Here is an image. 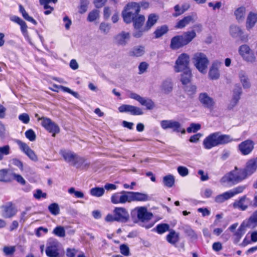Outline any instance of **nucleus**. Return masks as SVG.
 <instances>
[{
  "mask_svg": "<svg viewBox=\"0 0 257 257\" xmlns=\"http://www.w3.org/2000/svg\"><path fill=\"white\" fill-rule=\"evenodd\" d=\"M149 7L147 2H130L126 5L121 13L124 22L127 24L133 23L134 29H139L143 26L145 17L140 14L141 8L147 9Z\"/></svg>",
  "mask_w": 257,
  "mask_h": 257,
  "instance_id": "obj_1",
  "label": "nucleus"
},
{
  "mask_svg": "<svg viewBox=\"0 0 257 257\" xmlns=\"http://www.w3.org/2000/svg\"><path fill=\"white\" fill-rule=\"evenodd\" d=\"M257 169V157L249 160L244 168L235 166L234 170L225 174L220 179L222 183L237 184L254 173Z\"/></svg>",
  "mask_w": 257,
  "mask_h": 257,
  "instance_id": "obj_2",
  "label": "nucleus"
},
{
  "mask_svg": "<svg viewBox=\"0 0 257 257\" xmlns=\"http://www.w3.org/2000/svg\"><path fill=\"white\" fill-rule=\"evenodd\" d=\"M239 140V139H232L229 135L222 134L220 132H216L207 136L203 141V145L205 149L210 150L217 146L225 145Z\"/></svg>",
  "mask_w": 257,
  "mask_h": 257,
  "instance_id": "obj_3",
  "label": "nucleus"
},
{
  "mask_svg": "<svg viewBox=\"0 0 257 257\" xmlns=\"http://www.w3.org/2000/svg\"><path fill=\"white\" fill-rule=\"evenodd\" d=\"M196 34L194 30L184 32L181 35L173 36L170 41V48L177 50L188 45L195 37Z\"/></svg>",
  "mask_w": 257,
  "mask_h": 257,
  "instance_id": "obj_4",
  "label": "nucleus"
},
{
  "mask_svg": "<svg viewBox=\"0 0 257 257\" xmlns=\"http://www.w3.org/2000/svg\"><path fill=\"white\" fill-rule=\"evenodd\" d=\"M129 218V213L125 208L116 207L113 210V214H108L105 217V220L108 222L117 221L124 223L128 221Z\"/></svg>",
  "mask_w": 257,
  "mask_h": 257,
  "instance_id": "obj_5",
  "label": "nucleus"
},
{
  "mask_svg": "<svg viewBox=\"0 0 257 257\" xmlns=\"http://www.w3.org/2000/svg\"><path fill=\"white\" fill-rule=\"evenodd\" d=\"M159 19V16L156 14L152 13L149 15L145 26L144 27L142 26L139 29H135L137 31L133 33V36L137 38L141 37L145 32L151 30L157 23Z\"/></svg>",
  "mask_w": 257,
  "mask_h": 257,
  "instance_id": "obj_6",
  "label": "nucleus"
},
{
  "mask_svg": "<svg viewBox=\"0 0 257 257\" xmlns=\"http://www.w3.org/2000/svg\"><path fill=\"white\" fill-rule=\"evenodd\" d=\"M61 155L66 162H72L73 165L77 168L80 167L85 162V159L83 157H79L71 152L62 151Z\"/></svg>",
  "mask_w": 257,
  "mask_h": 257,
  "instance_id": "obj_7",
  "label": "nucleus"
},
{
  "mask_svg": "<svg viewBox=\"0 0 257 257\" xmlns=\"http://www.w3.org/2000/svg\"><path fill=\"white\" fill-rule=\"evenodd\" d=\"M38 121L41 120V125L49 133L55 137L56 134L60 132L59 126L53 122L50 118L46 117H38Z\"/></svg>",
  "mask_w": 257,
  "mask_h": 257,
  "instance_id": "obj_8",
  "label": "nucleus"
},
{
  "mask_svg": "<svg viewBox=\"0 0 257 257\" xmlns=\"http://www.w3.org/2000/svg\"><path fill=\"white\" fill-rule=\"evenodd\" d=\"M190 57L189 55L183 53L181 54L175 62V70L176 72L189 69Z\"/></svg>",
  "mask_w": 257,
  "mask_h": 257,
  "instance_id": "obj_9",
  "label": "nucleus"
},
{
  "mask_svg": "<svg viewBox=\"0 0 257 257\" xmlns=\"http://www.w3.org/2000/svg\"><path fill=\"white\" fill-rule=\"evenodd\" d=\"M196 68L201 72H204L209 64V60L205 54L202 53H197L193 57Z\"/></svg>",
  "mask_w": 257,
  "mask_h": 257,
  "instance_id": "obj_10",
  "label": "nucleus"
},
{
  "mask_svg": "<svg viewBox=\"0 0 257 257\" xmlns=\"http://www.w3.org/2000/svg\"><path fill=\"white\" fill-rule=\"evenodd\" d=\"M161 126L164 130L171 129L176 133H180L184 134L185 130L182 127L181 123L173 120H163L161 121Z\"/></svg>",
  "mask_w": 257,
  "mask_h": 257,
  "instance_id": "obj_11",
  "label": "nucleus"
},
{
  "mask_svg": "<svg viewBox=\"0 0 257 257\" xmlns=\"http://www.w3.org/2000/svg\"><path fill=\"white\" fill-rule=\"evenodd\" d=\"M46 254L48 257H62L59 252V244L57 241L49 242L45 250Z\"/></svg>",
  "mask_w": 257,
  "mask_h": 257,
  "instance_id": "obj_12",
  "label": "nucleus"
},
{
  "mask_svg": "<svg viewBox=\"0 0 257 257\" xmlns=\"http://www.w3.org/2000/svg\"><path fill=\"white\" fill-rule=\"evenodd\" d=\"M198 100L204 108L210 110L214 109L215 102L214 99L210 97L206 92L200 93L198 96Z\"/></svg>",
  "mask_w": 257,
  "mask_h": 257,
  "instance_id": "obj_13",
  "label": "nucleus"
},
{
  "mask_svg": "<svg viewBox=\"0 0 257 257\" xmlns=\"http://www.w3.org/2000/svg\"><path fill=\"white\" fill-rule=\"evenodd\" d=\"M239 53L247 62H254L255 61L256 58L253 51L247 45H242L240 46Z\"/></svg>",
  "mask_w": 257,
  "mask_h": 257,
  "instance_id": "obj_14",
  "label": "nucleus"
},
{
  "mask_svg": "<svg viewBox=\"0 0 257 257\" xmlns=\"http://www.w3.org/2000/svg\"><path fill=\"white\" fill-rule=\"evenodd\" d=\"M16 142L19 146L20 150L25 153L30 160L34 162L38 161V158L37 155L26 143L19 140H17Z\"/></svg>",
  "mask_w": 257,
  "mask_h": 257,
  "instance_id": "obj_15",
  "label": "nucleus"
},
{
  "mask_svg": "<svg viewBox=\"0 0 257 257\" xmlns=\"http://www.w3.org/2000/svg\"><path fill=\"white\" fill-rule=\"evenodd\" d=\"M111 201L114 204L129 202L128 191H121L113 193L111 197Z\"/></svg>",
  "mask_w": 257,
  "mask_h": 257,
  "instance_id": "obj_16",
  "label": "nucleus"
},
{
  "mask_svg": "<svg viewBox=\"0 0 257 257\" xmlns=\"http://www.w3.org/2000/svg\"><path fill=\"white\" fill-rule=\"evenodd\" d=\"M254 143L250 139L246 140L238 145V150L241 155H248L250 154L254 149Z\"/></svg>",
  "mask_w": 257,
  "mask_h": 257,
  "instance_id": "obj_17",
  "label": "nucleus"
},
{
  "mask_svg": "<svg viewBox=\"0 0 257 257\" xmlns=\"http://www.w3.org/2000/svg\"><path fill=\"white\" fill-rule=\"evenodd\" d=\"M118 109L120 112H128L133 115H140L144 113L141 108L129 104H122Z\"/></svg>",
  "mask_w": 257,
  "mask_h": 257,
  "instance_id": "obj_18",
  "label": "nucleus"
},
{
  "mask_svg": "<svg viewBox=\"0 0 257 257\" xmlns=\"http://www.w3.org/2000/svg\"><path fill=\"white\" fill-rule=\"evenodd\" d=\"M130 97L138 101L142 105L145 106L147 109H153L155 106L154 102L151 99H146L136 93H131Z\"/></svg>",
  "mask_w": 257,
  "mask_h": 257,
  "instance_id": "obj_19",
  "label": "nucleus"
},
{
  "mask_svg": "<svg viewBox=\"0 0 257 257\" xmlns=\"http://www.w3.org/2000/svg\"><path fill=\"white\" fill-rule=\"evenodd\" d=\"M2 208L3 210V215L6 218H12L17 213V208L12 202H8L2 206Z\"/></svg>",
  "mask_w": 257,
  "mask_h": 257,
  "instance_id": "obj_20",
  "label": "nucleus"
},
{
  "mask_svg": "<svg viewBox=\"0 0 257 257\" xmlns=\"http://www.w3.org/2000/svg\"><path fill=\"white\" fill-rule=\"evenodd\" d=\"M129 202H145L149 200V196L143 193L128 191Z\"/></svg>",
  "mask_w": 257,
  "mask_h": 257,
  "instance_id": "obj_21",
  "label": "nucleus"
},
{
  "mask_svg": "<svg viewBox=\"0 0 257 257\" xmlns=\"http://www.w3.org/2000/svg\"><path fill=\"white\" fill-rule=\"evenodd\" d=\"M221 65V63L220 62L215 61L213 62L208 73L209 77L211 79L216 80L219 78V68Z\"/></svg>",
  "mask_w": 257,
  "mask_h": 257,
  "instance_id": "obj_22",
  "label": "nucleus"
},
{
  "mask_svg": "<svg viewBox=\"0 0 257 257\" xmlns=\"http://www.w3.org/2000/svg\"><path fill=\"white\" fill-rule=\"evenodd\" d=\"M245 229H253L257 226V210L247 219L241 223Z\"/></svg>",
  "mask_w": 257,
  "mask_h": 257,
  "instance_id": "obj_23",
  "label": "nucleus"
},
{
  "mask_svg": "<svg viewBox=\"0 0 257 257\" xmlns=\"http://www.w3.org/2000/svg\"><path fill=\"white\" fill-rule=\"evenodd\" d=\"M179 233L171 229L166 236L167 241L172 245L176 246L180 240Z\"/></svg>",
  "mask_w": 257,
  "mask_h": 257,
  "instance_id": "obj_24",
  "label": "nucleus"
},
{
  "mask_svg": "<svg viewBox=\"0 0 257 257\" xmlns=\"http://www.w3.org/2000/svg\"><path fill=\"white\" fill-rule=\"evenodd\" d=\"M11 20L20 26L21 31L23 36L26 37L28 36V26L26 22L18 16H13Z\"/></svg>",
  "mask_w": 257,
  "mask_h": 257,
  "instance_id": "obj_25",
  "label": "nucleus"
},
{
  "mask_svg": "<svg viewBox=\"0 0 257 257\" xmlns=\"http://www.w3.org/2000/svg\"><path fill=\"white\" fill-rule=\"evenodd\" d=\"M152 216V213L148 212L145 207H141L137 210V217L143 222L151 219Z\"/></svg>",
  "mask_w": 257,
  "mask_h": 257,
  "instance_id": "obj_26",
  "label": "nucleus"
},
{
  "mask_svg": "<svg viewBox=\"0 0 257 257\" xmlns=\"http://www.w3.org/2000/svg\"><path fill=\"white\" fill-rule=\"evenodd\" d=\"M169 30V27L167 25L158 26L153 32L154 37L156 39H159L167 34Z\"/></svg>",
  "mask_w": 257,
  "mask_h": 257,
  "instance_id": "obj_27",
  "label": "nucleus"
},
{
  "mask_svg": "<svg viewBox=\"0 0 257 257\" xmlns=\"http://www.w3.org/2000/svg\"><path fill=\"white\" fill-rule=\"evenodd\" d=\"M181 75L180 80L184 86H186L191 82L192 78V73L191 69L183 70Z\"/></svg>",
  "mask_w": 257,
  "mask_h": 257,
  "instance_id": "obj_28",
  "label": "nucleus"
},
{
  "mask_svg": "<svg viewBox=\"0 0 257 257\" xmlns=\"http://www.w3.org/2000/svg\"><path fill=\"white\" fill-rule=\"evenodd\" d=\"M194 22L193 17L192 16L184 17L179 20L176 24L175 28L176 29H183L187 25Z\"/></svg>",
  "mask_w": 257,
  "mask_h": 257,
  "instance_id": "obj_29",
  "label": "nucleus"
},
{
  "mask_svg": "<svg viewBox=\"0 0 257 257\" xmlns=\"http://www.w3.org/2000/svg\"><path fill=\"white\" fill-rule=\"evenodd\" d=\"M245 228L241 224L233 234V242L237 244L245 232Z\"/></svg>",
  "mask_w": 257,
  "mask_h": 257,
  "instance_id": "obj_30",
  "label": "nucleus"
},
{
  "mask_svg": "<svg viewBox=\"0 0 257 257\" xmlns=\"http://www.w3.org/2000/svg\"><path fill=\"white\" fill-rule=\"evenodd\" d=\"M12 173L8 169L0 170V181L9 182L12 181Z\"/></svg>",
  "mask_w": 257,
  "mask_h": 257,
  "instance_id": "obj_31",
  "label": "nucleus"
},
{
  "mask_svg": "<svg viewBox=\"0 0 257 257\" xmlns=\"http://www.w3.org/2000/svg\"><path fill=\"white\" fill-rule=\"evenodd\" d=\"M19 10L20 13L22 14V15L24 19H25L27 21H29V22L32 23L34 25H37V21L34 19H33L32 17L28 15V14L26 11L24 7L21 4H20L19 5Z\"/></svg>",
  "mask_w": 257,
  "mask_h": 257,
  "instance_id": "obj_32",
  "label": "nucleus"
},
{
  "mask_svg": "<svg viewBox=\"0 0 257 257\" xmlns=\"http://www.w3.org/2000/svg\"><path fill=\"white\" fill-rule=\"evenodd\" d=\"M257 22V14L250 12L246 20V27L248 29L253 27Z\"/></svg>",
  "mask_w": 257,
  "mask_h": 257,
  "instance_id": "obj_33",
  "label": "nucleus"
},
{
  "mask_svg": "<svg viewBox=\"0 0 257 257\" xmlns=\"http://www.w3.org/2000/svg\"><path fill=\"white\" fill-rule=\"evenodd\" d=\"M246 9L243 6L240 7L236 9L234 11V15L237 21H242L244 20L245 15Z\"/></svg>",
  "mask_w": 257,
  "mask_h": 257,
  "instance_id": "obj_34",
  "label": "nucleus"
},
{
  "mask_svg": "<svg viewBox=\"0 0 257 257\" xmlns=\"http://www.w3.org/2000/svg\"><path fill=\"white\" fill-rule=\"evenodd\" d=\"M116 38L119 45H124L130 39V34L127 32H122L116 36Z\"/></svg>",
  "mask_w": 257,
  "mask_h": 257,
  "instance_id": "obj_35",
  "label": "nucleus"
},
{
  "mask_svg": "<svg viewBox=\"0 0 257 257\" xmlns=\"http://www.w3.org/2000/svg\"><path fill=\"white\" fill-rule=\"evenodd\" d=\"M145 53V47L142 46H139L134 47L132 51L130 52V55L133 57H139L143 56Z\"/></svg>",
  "mask_w": 257,
  "mask_h": 257,
  "instance_id": "obj_36",
  "label": "nucleus"
},
{
  "mask_svg": "<svg viewBox=\"0 0 257 257\" xmlns=\"http://www.w3.org/2000/svg\"><path fill=\"white\" fill-rule=\"evenodd\" d=\"M247 199H248L247 198L246 195H243L240 197L239 199L234 203V205L240 210L244 211L248 207V205L244 203L245 201Z\"/></svg>",
  "mask_w": 257,
  "mask_h": 257,
  "instance_id": "obj_37",
  "label": "nucleus"
},
{
  "mask_svg": "<svg viewBox=\"0 0 257 257\" xmlns=\"http://www.w3.org/2000/svg\"><path fill=\"white\" fill-rule=\"evenodd\" d=\"M163 182L165 187L171 188L175 184V178L171 174L167 175L163 177Z\"/></svg>",
  "mask_w": 257,
  "mask_h": 257,
  "instance_id": "obj_38",
  "label": "nucleus"
},
{
  "mask_svg": "<svg viewBox=\"0 0 257 257\" xmlns=\"http://www.w3.org/2000/svg\"><path fill=\"white\" fill-rule=\"evenodd\" d=\"M161 90L164 94L170 93L173 90V85L171 81L168 80L164 81L161 86Z\"/></svg>",
  "mask_w": 257,
  "mask_h": 257,
  "instance_id": "obj_39",
  "label": "nucleus"
},
{
  "mask_svg": "<svg viewBox=\"0 0 257 257\" xmlns=\"http://www.w3.org/2000/svg\"><path fill=\"white\" fill-rule=\"evenodd\" d=\"M155 231L159 234H162L165 232L170 230V225L167 223L158 224L155 228Z\"/></svg>",
  "mask_w": 257,
  "mask_h": 257,
  "instance_id": "obj_40",
  "label": "nucleus"
},
{
  "mask_svg": "<svg viewBox=\"0 0 257 257\" xmlns=\"http://www.w3.org/2000/svg\"><path fill=\"white\" fill-rule=\"evenodd\" d=\"M242 93V89L241 87L239 86L235 89L233 91V100L234 101V104L232 106L229 107V109H231L233 107L236 105L240 99V95Z\"/></svg>",
  "mask_w": 257,
  "mask_h": 257,
  "instance_id": "obj_41",
  "label": "nucleus"
},
{
  "mask_svg": "<svg viewBox=\"0 0 257 257\" xmlns=\"http://www.w3.org/2000/svg\"><path fill=\"white\" fill-rule=\"evenodd\" d=\"M16 250L15 246H4L3 248L4 254L6 256L13 257Z\"/></svg>",
  "mask_w": 257,
  "mask_h": 257,
  "instance_id": "obj_42",
  "label": "nucleus"
},
{
  "mask_svg": "<svg viewBox=\"0 0 257 257\" xmlns=\"http://www.w3.org/2000/svg\"><path fill=\"white\" fill-rule=\"evenodd\" d=\"M240 81L242 83V86L244 88H249L250 86V84L247 76L243 72H241L239 74Z\"/></svg>",
  "mask_w": 257,
  "mask_h": 257,
  "instance_id": "obj_43",
  "label": "nucleus"
},
{
  "mask_svg": "<svg viewBox=\"0 0 257 257\" xmlns=\"http://www.w3.org/2000/svg\"><path fill=\"white\" fill-rule=\"evenodd\" d=\"M231 198L228 191L219 194L215 197L214 201L217 203H222L225 201Z\"/></svg>",
  "mask_w": 257,
  "mask_h": 257,
  "instance_id": "obj_44",
  "label": "nucleus"
},
{
  "mask_svg": "<svg viewBox=\"0 0 257 257\" xmlns=\"http://www.w3.org/2000/svg\"><path fill=\"white\" fill-rule=\"evenodd\" d=\"M230 33L232 37H240L243 34L241 29L238 26H232L230 28Z\"/></svg>",
  "mask_w": 257,
  "mask_h": 257,
  "instance_id": "obj_45",
  "label": "nucleus"
},
{
  "mask_svg": "<svg viewBox=\"0 0 257 257\" xmlns=\"http://www.w3.org/2000/svg\"><path fill=\"white\" fill-rule=\"evenodd\" d=\"M104 189L102 187H94L90 190V194L91 195L95 197L102 196L104 193Z\"/></svg>",
  "mask_w": 257,
  "mask_h": 257,
  "instance_id": "obj_46",
  "label": "nucleus"
},
{
  "mask_svg": "<svg viewBox=\"0 0 257 257\" xmlns=\"http://www.w3.org/2000/svg\"><path fill=\"white\" fill-rule=\"evenodd\" d=\"M246 188V185H240L234 188L233 190L228 191L231 198L236 194L242 193Z\"/></svg>",
  "mask_w": 257,
  "mask_h": 257,
  "instance_id": "obj_47",
  "label": "nucleus"
},
{
  "mask_svg": "<svg viewBox=\"0 0 257 257\" xmlns=\"http://www.w3.org/2000/svg\"><path fill=\"white\" fill-rule=\"evenodd\" d=\"M49 212L54 215H57L60 213V208L59 205L56 203L50 204L48 206Z\"/></svg>",
  "mask_w": 257,
  "mask_h": 257,
  "instance_id": "obj_48",
  "label": "nucleus"
},
{
  "mask_svg": "<svg viewBox=\"0 0 257 257\" xmlns=\"http://www.w3.org/2000/svg\"><path fill=\"white\" fill-rule=\"evenodd\" d=\"M184 233L186 236L192 239L197 238V234L195 231L190 226H187L184 230Z\"/></svg>",
  "mask_w": 257,
  "mask_h": 257,
  "instance_id": "obj_49",
  "label": "nucleus"
},
{
  "mask_svg": "<svg viewBox=\"0 0 257 257\" xmlns=\"http://www.w3.org/2000/svg\"><path fill=\"white\" fill-rule=\"evenodd\" d=\"M99 12L97 10H93L88 15L87 21L90 22H93L99 17Z\"/></svg>",
  "mask_w": 257,
  "mask_h": 257,
  "instance_id": "obj_50",
  "label": "nucleus"
},
{
  "mask_svg": "<svg viewBox=\"0 0 257 257\" xmlns=\"http://www.w3.org/2000/svg\"><path fill=\"white\" fill-rule=\"evenodd\" d=\"M53 233L59 237H64L65 231L63 227L61 226H56L53 230Z\"/></svg>",
  "mask_w": 257,
  "mask_h": 257,
  "instance_id": "obj_51",
  "label": "nucleus"
},
{
  "mask_svg": "<svg viewBox=\"0 0 257 257\" xmlns=\"http://www.w3.org/2000/svg\"><path fill=\"white\" fill-rule=\"evenodd\" d=\"M10 153V148L9 145L0 147V161L4 158V155H8Z\"/></svg>",
  "mask_w": 257,
  "mask_h": 257,
  "instance_id": "obj_52",
  "label": "nucleus"
},
{
  "mask_svg": "<svg viewBox=\"0 0 257 257\" xmlns=\"http://www.w3.org/2000/svg\"><path fill=\"white\" fill-rule=\"evenodd\" d=\"M88 2L87 0H80V5L79 6V13L80 14L85 13L87 10Z\"/></svg>",
  "mask_w": 257,
  "mask_h": 257,
  "instance_id": "obj_53",
  "label": "nucleus"
},
{
  "mask_svg": "<svg viewBox=\"0 0 257 257\" xmlns=\"http://www.w3.org/2000/svg\"><path fill=\"white\" fill-rule=\"evenodd\" d=\"M201 128V125L199 123H192L190 126L187 127V132L188 133H196Z\"/></svg>",
  "mask_w": 257,
  "mask_h": 257,
  "instance_id": "obj_54",
  "label": "nucleus"
},
{
  "mask_svg": "<svg viewBox=\"0 0 257 257\" xmlns=\"http://www.w3.org/2000/svg\"><path fill=\"white\" fill-rule=\"evenodd\" d=\"M68 192L69 194H74L76 198H82L84 197V193L80 191H76L74 187L70 188Z\"/></svg>",
  "mask_w": 257,
  "mask_h": 257,
  "instance_id": "obj_55",
  "label": "nucleus"
},
{
  "mask_svg": "<svg viewBox=\"0 0 257 257\" xmlns=\"http://www.w3.org/2000/svg\"><path fill=\"white\" fill-rule=\"evenodd\" d=\"M26 137L30 141H34L36 139L35 133L32 129H29L25 132Z\"/></svg>",
  "mask_w": 257,
  "mask_h": 257,
  "instance_id": "obj_56",
  "label": "nucleus"
},
{
  "mask_svg": "<svg viewBox=\"0 0 257 257\" xmlns=\"http://www.w3.org/2000/svg\"><path fill=\"white\" fill-rule=\"evenodd\" d=\"M57 1L58 0H39V3L41 6L44 7V9H46V8H50L52 10V9L50 8L49 4L51 3L56 4L57 2Z\"/></svg>",
  "mask_w": 257,
  "mask_h": 257,
  "instance_id": "obj_57",
  "label": "nucleus"
},
{
  "mask_svg": "<svg viewBox=\"0 0 257 257\" xmlns=\"http://www.w3.org/2000/svg\"><path fill=\"white\" fill-rule=\"evenodd\" d=\"M13 179L16 180L18 183H20L23 185H24L26 184V181L25 179L21 175L16 174L12 173V181Z\"/></svg>",
  "mask_w": 257,
  "mask_h": 257,
  "instance_id": "obj_58",
  "label": "nucleus"
},
{
  "mask_svg": "<svg viewBox=\"0 0 257 257\" xmlns=\"http://www.w3.org/2000/svg\"><path fill=\"white\" fill-rule=\"evenodd\" d=\"M149 67V64L146 62H142L140 63L139 65V74H142L145 72H146L147 70Z\"/></svg>",
  "mask_w": 257,
  "mask_h": 257,
  "instance_id": "obj_59",
  "label": "nucleus"
},
{
  "mask_svg": "<svg viewBox=\"0 0 257 257\" xmlns=\"http://www.w3.org/2000/svg\"><path fill=\"white\" fill-rule=\"evenodd\" d=\"M120 251L121 253L125 256H128L130 255L129 247L125 244H122L120 245Z\"/></svg>",
  "mask_w": 257,
  "mask_h": 257,
  "instance_id": "obj_60",
  "label": "nucleus"
},
{
  "mask_svg": "<svg viewBox=\"0 0 257 257\" xmlns=\"http://www.w3.org/2000/svg\"><path fill=\"white\" fill-rule=\"evenodd\" d=\"M34 197L36 199L39 200L41 198H46L47 197V194L42 192L41 189H37L36 192L34 194Z\"/></svg>",
  "mask_w": 257,
  "mask_h": 257,
  "instance_id": "obj_61",
  "label": "nucleus"
},
{
  "mask_svg": "<svg viewBox=\"0 0 257 257\" xmlns=\"http://www.w3.org/2000/svg\"><path fill=\"white\" fill-rule=\"evenodd\" d=\"M185 91L187 92L190 95H192L195 93L196 91V87L194 85H190L189 86H184Z\"/></svg>",
  "mask_w": 257,
  "mask_h": 257,
  "instance_id": "obj_62",
  "label": "nucleus"
},
{
  "mask_svg": "<svg viewBox=\"0 0 257 257\" xmlns=\"http://www.w3.org/2000/svg\"><path fill=\"white\" fill-rule=\"evenodd\" d=\"M177 170L179 175L182 177L188 175L189 173L188 169L185 167L179 166L177 168Z\"/></svg>",
  "mask_w": 257,
  "mask_h": 257,
  "instance_id": "obj_63",
  "label": "nucleus"
},
{
  "mask_svg": "<svg viewBox=\"0 0 257 257\" xmlns=\"http://www.w3.org/2000/svg\"><path fill=\"white\" fill-rule=\"evenodd\" d=\"M19 119L25 124H27L30 121V117L29 115L26 113H23L19 115Z\"/></svg>",
  "mask_w": 257,
  "mask_h": 257,
  "instance_id": "obj_64",
  "label": "nucleus"
}]
</instances>
